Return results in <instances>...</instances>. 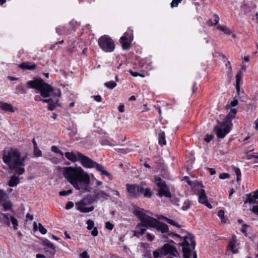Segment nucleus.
Returning <instances> with one entry per match:
<instances>
[{"instance_id":"nucleus-1","label":"nucleus","mask_w":258,"mask_h":258,"mask_svg":"<svg viewBox=\"0 0 258 258\" xmlns=\"http://www.w3.org/2000/svg\"><path fill=\"white\" fill-rule=\"evenodd\" d=\"M59 171L76 189L83 192L91 191L89 175L81 167H63Z\"/></svg>"},{"instance_id":"nucleus-2","label":"nucleus","mask_w":258,"mask_h":258,"mask_svg":"<svg viewBox=\"0 0 258 258\" xmlns=\"http://www.w3.org/2000/svg\"><path fill=\"white\" fill-rule=\"evenodd\" d=\"M134 213L141 221L136 226V230L134 231V236L139 237L145 233L147 228L149 227H153L162 233H169V228L166 224L147 215L143 209L138 208L135 210Z\"/></svg>"},{"instance_id":"nucleus-3","label":"nucleus","mask_w":258,"mask_h":258,"mask_svg":"<svg viewBox=\"0 0 258 258\" xmlns=\"http://www.w3.org/2000/svg\"><path fill=\"white\" fill-rule=\"evenodd\" d=\"M27 157L26 154L21 157L20 153L17 149L12 148L8 151H3V160L12 172L19 176L25 172L24 162Z\"/></svg>"},{"instance_id":"nucleus-4","label":"nucleus","mask_w":258,"mask_h":258,"mask_svg":"<svg viewBox=\"0 0 258 258\" xmlns=\"http://www.w3.org/2000/svg\"><path fill=\"white\" fill-rule=\"evenodd\" d=\"M236 113V109L231 108L230 112L222 122L218 121L217 124L214 127V131L218 138H224L226 135L230 132L232 126V120L234 118Z\"/></svg>"},{"instance_id":"nucleus-5","label":"nucleus","mask_w":258,"mask_h":258,"mask_svg":"<svg viewBox=\"0 0 258 258\" xmlns=\"http://www.w3.org/2000/svg\"><path fill=\"white\" fill-rule=\"evenodd\" d=\"M27 84L31 88L38 90L43 97H48L53 91V88L45 83L41 78H36L27 82Z\"/></svg>"},{"instance_id":"nucleus-6","label":"nucleus","mask_w":258,"mask_h":258,"mask_svg":"<svg viewBox=\"0 0 258 258\" xmlns=\"http://www.w3.org/2000/svg\"><path fill=\"white\" fill-rule=\"evenodd\" d=\"M78 155L79 161L84 167L86 168H95L97 171L101 172L102 174L105 175L109 177L111 176L109 172L104 170V167L101 164L96 163L80 152H78Z\"/></svg>"},{"instance_id":"nucleus-7","label":"nucleus","mask_w":258,"mask_h":258,"mask_svg":"<svg viewBox=\"0 0 258 258\" xmlns=\"http://www.w3.org/2000/svg\"><path fill=\"white\" fill-rule=\"evenodd\" d=\"M196 244L195 236L191 233H188L187 235L183 237V241L181 243L184 258L191 257V252L195 249Z\"/></svg>"},{"instance_id":"nucleus-8","label":"nucleus","mask_w":258,"mask_h":258,"mask_svg":"<svg viewBox=\"0 0 258 258\" xmlns=\"http://www.w3.org/2000/svg\"><path fill=\"white\" fill-rule=\"evenodd\" d=\"M98 44L100 48L106 52H112L115 48L113 40L107 35L100 37L98 40Z\"/></svg>"},{"instance_id":"nucleus-9","label":"nucleus","mask_w":258,"mask_h":258,"mask_svg":"<svg viewBox=\"0 0 258 258\" xmlns=\"http://www.w3.org/2000/svg\"><path fill=\"white\" fill-rule=\"evenodd\" d=\"M164 254H169L176 257L178 255V252L176 248L169 243L164 244L162 250L160 252L157 250L153 251V256L154 258L162 257Z\"/></svg>"},{"instance_id":"nucleus-10","label":"nucleus","mask_w":258,"mask_h":258,"mask_svg":"<svg viewBox=\"0 0 258 258\" xmlns=\"http://www.w3.org/2000/svg\"><path fill=\"white\" fill-rule=\"evenodd\" d=\"M155 183L158 187V195L160 197L163 196L166 198H171V194L170 192L168 187L166 185L165 182L160 178H157L155 180Z\"/></svg>"},{"instance_id":"nucleus-11","label":"nucleus","mask_w":258,"mask_h":258,"mask_svg":"<svg viewBox=\"0 0 258 258\" xmlns=\"http://www.w3.org/2000/svg\"><path fill=\"white\" fill-rule=\"evenodd\" d=\"M41 243L43 244V245L48 248H50V250H45L46 255L49 257H53L56 252L55 247L53 244L46 238H44L42 240Z\"/></svg>"},{"instance_id":"nucleus-12","label":"nucleus","mask_w":258,"mask_h":258,"mask_svg":"<svg viewBox=\"0 0 258 258\" xmlns=\"http://www.w3.org/2000/svg\"><path fill=\"white\" fill-rule=\"evenodd\" d=\"M86 204L85 203H83L82 202H80L76 204V206H77V209L82 213H88L94 210V207L93 206L86 207Z\"/></svg>"},{"instance_id":"nucleus-13","label":"nucleus","mask_w":258,"mask_h":258,"mask_svg":"<svg viewBox=\"0 0 258 258\" xmlns=\"http://www.w3.org/2000/svg\"><path fill=\"white\" fill-rule=\"evenodd\" d=\"M198 186L201 187L199 190V201L203 204L208 201L207 197L206 196L205 190L203 188L204 187L202 183H198Z\"/></svg>"},{"instance_id":"nucleus-14","label":"nucleus","mask_w":258,"mask_h":258,"mask_svg":"<svg viewBox=\"0 0 258 258\" xmlns=\"http://www.w3.org/2000/svg\"><path fill=\"white\" fill-rule=\"evenodd\" d=\"M246 199L244 201V204L246 203H256V201L258 199V192L256 191L253 193H250L246 195Z\"/></svg>"},{"instance_id":"nucleus-15","label":"nucleus","mask_w":258,"mask_h":258,"mask_svg":"<svg viewBox=\"0 0 258 258\" xmlns=\"http://www.w3.org/2000/svg\"><path fill=\"white\" fill-rule=\"evenodd\" d=\"M126 189L130 196L132 197H138V185L136 184H126Z\"/></svg>"},{"instance_id":"nucleus-16","label":"nucleus","mask_w":258,"mask_h":258,"mask_svg":"<svg viewBox=\"0 0 258 258\" xmlns=\"http://www.w3.org/2000/svg\"><path fill=\"white\" fill-rule=\"evenodd\" d=\"M94 195L95 199H102L103 200H107L109 197V194L106 193L102 190L98 189L95 190L94 191Z\"/></svg>"},{"instance_id":"nucleus-17","label":"nucleus","mask_w":258,"mask_h":258,"mask_svg":"<svg viewBox=\"0 0 258 258\" xmlns=\"http://www.w3.org/2000/svg\"><path fill=\"white\" fill-rule=\"evenodd\" d=\"M120 42L121 43L122 48L123 50H127L130 48V40L126 36H123L120 38Z\"/></svg>"},{"instance_id":"nucleus-18","label":"nucleus","mask_w":258,"mask_h":258,"mask_svg":"<svg viewBox=\"0 0 258 258\" xmlns=\"http://www.w3.org/2000/svg\"><path fill=\"white\" fill-rule=\"evenodd\" d=\"M0 108L5 110L14 112L16 108H15L11 104L3 102H0Z\"/></svg>"},{"instance_id":"nucleus-19","label":"nucleus","mask_w":258,"mask_h":258,"mask_svg":"<svg viewBox=\"0 0 258 258\" xmlns=\"http://www.w3.org/2000/svg\"><path fill=\"white\" fill-rule=\"evenodd\" d=\"M65 157L70 161L75 162L76 161H79V157L78 155V152L77 154L73 152H66L64 153Z\"/></svg>"},{"instance_id":"nucleus-20","label":"nucleus","mask_w":258,"mask_h":258,"mask_svg":"<svg viewBox=\"0 0 258 258\" xmlns=\"http://www.w3.org/2000/svg\"><path fill=\"white\" fill-rule=\"evenodd\" d=\"M19 67L23 70H33L37 68V66L34 63L31 64L29 62H25L21 63Z\"/></svg>"},{"instance_id":"nucleus-21","label":"nucleus","mask_w":258,"mask_h":258,"mask_svg":"<svg viewBox=\"0 0 258 258\" xmlns=\"http://www.w3.org/2000/svg\"><path fill=\"white\" fill-rule=\"evenodd\" d=\"M14 174L11 177L9 181V185L11 187L16 186L20 182V178L18 175Z\"/></svg>"},{"instance_id":"nucleus-22","label":"nucleus","mask_w":258,"mask_h":258,"mask_svg":"<svg viewBox=\"0 0 258 258\" xmlns=\"http://www.w3.org/2000/svg\"><path fill=\"white\" fill-rule=\"evenodd\" d=\"M96 200L94 195H88L84 198L81 202L85 203L86 205H89L93 203Z\"/></svg>"},{"instance_id":"nucleus-23","label":"nucleus","mask_w":258,"mask_h":258,"mask_svg":"<svg viewBox=\"0 0 258 258\" xmlns=\"http://www.w3.org/2000/svg\"><path fill=\"white\" fill-rule=\"evenodd\" d=\"M242 77V73L241 71H239L236 75V89L237 95H239L240 86L239 82H240Z\"/></svg>"},{"instance_id":"nucleus-24","label":"nucleus","mask_w":258,"mask_h":258,"mask_svg":"<svg viewBox=\"0 0 258 258\" xmlns=\"http://www.w3.org/2000/svg\"><path fill=\"white\" fill-rule=\"evenodd\" d=\"M159 144L161 145H166L165 133L163 131H160L158 134Z\"/></svg>"},{"instance_id":"nucleus-25","label":"nucleus","mask_w":258,"mask_h":258,"mask_svg":"<svg viewBox=\"0 0 258 258\" xmlns=\"http://www.w3.org/2000/svg\"><path fill=\"white\" fill-rule=\"evenodd\" d=\"M159 219H163V220H165L168 223L175 226V227H176L177 228H180V226L176 222H175L174 221L171 220V219H170L166 217H164L163 216H161V217H159Z\"/></svg>"},{"instance_id":"nucleus-26","label":"nucleus","mask_w":258,"mask_h":258,"mask_svg":"<svg viewBox=\"0 0 258 258\" xmlns=\"http://www.w3.org/2000/svg\"><path fill=\"white\" fill-rule=\"evenodd\" d=\"M2 206L3 207L5 211H7L9 209H11L12 205V203L9 201H7L6 200L4 201L2 203H1Z\"/></svg>"},{"instance_id":"nucleus-27","label":"nucleus","mask_w":258,"mask_h":258,"mask_svg":"<svg viewBox=\"0 0 258 258\" xmlns=\"http://www.w3.org/2000/svg\"><path fill=\"white\" fill-rule=\"evenodd\" d=\"M217 28L218 30L223 32L226 34L229 35L231 33L230 30L225 26L218 25L217 26Z\"/></svg>"},{"instance_id":"nucleus-28","label":"nucleus","mask_w":258,"mask_h":258,"mask_svg":"<svg viewBox=\"0 0 258 258\" xmlns=\"http://www.w3.org/2000/svg\"><path fill=\"white\" fill-rule=\"evenodd\" d=\"M105 86L109 88L112 89L116 86V83L113 81H109L105 83Z\"/></svg>"},{"instance_id":"nucleus-29","label":"nucleus","mask_w":258,"mask_h":258,"mask_svg":"<svg viewBox=\"0 0 258 258\" xmlns=\"http://www.w3.org/2000/svg\"><path fill=\"white\" fill-rule=\"evenodd\" d=\"M144 184L142 183L141 185H138V197H139L140 194H143L145 191L144 187Z\"/></svg>"},{"instance_id":"nucleus-30","label":"nucleus","mask_w":258,"mask_h":258,"mask_svg":"<svg viewBox=\"0 0 258 258\" xmlns=\"http://www.w3.org/2000/svg\"><path fill=\"white\" fill-rule=\"evenodd\" d=\"M51 150L55 153L59 154L61 156H63V153L56 146H52L51 148Z\"/></svg>"},{"instance_id":"nucleus-31","label":"nucleus","mask_w":258,"mask_h":258,"mask_svg":"<svg viewBox=\"0 0 258 258\" xmlns=\"http://www.w3.org/2000/svg\"><path fill=\"white\" fill-rule=\"evenodd\" d=\"M190 205V201L188 200L184 201L183 205L182 206L183 210H186L189 208Z\"/></svg>"},{"instance_id":"nucleus-32","label":"nucleus","mask_w":258,"mask_h":258,"mask_svg":"<svg viewBox=\"0 0 258 258\" xmlns=\"http://www.w3.org/2000/svg\"><path fill=\"white\" fill-rule=\"evenodd\" d=\"M10 217H11V222L13 225L14 228L15 229H17L18 222H17V219L14 217H13L12 216H10Z\"/></svg>"},{"instance_id":"nucleus-33","label":"nucleus","mask_w":258,"mask_h":258,"mask_svg":"<svg viewBox=\"0 0 258 258\" xmlns=\"http://www.w3.org/2000/svg\"><path fill=\"white\" fill-rule=\"evenodd\" d=\"M7 198L6 194H5L3 190H0V203L6 200Z\"/></svg>"},{"instance_id":"nucleus-34","label":"nucleus","mask_w":258,"mask_h":258,"mask_svg":"<svg viewBox=\"0 0 258 258\" xmlns=\"http://www.w3.org/2000/svg\"><path fill=\"white\" fill-rule=\"evenodd\" d=\"M0 214H1V217H2L4 219L5 221L8 225H9L10 224V223H9V214H3V213H1Z\"/></svg>"},{"instance_id":"nucleus-35","label":"nucleus","mask_w":258,"mask_h":258,"mask_svg":"<svg viewBox=\"0 0 258 258\" xmlns=\"http://www.w3.org/2000/svg\"><path fill=\"white\" fill-rule=\"evenodd\" d=\"M38 227H39V231L42 234H45L47 233V230L45 228L43 227V226L41 224H38Z\"/></svg>"},{"instance_id":"nucleus-36","label":"nucleus","mask_w":258,"mask_h":258,"mask_svg":"<svg viewBox=\"0 0 258 258\" xmlns=\"http://www.w3.org/2000/svg\"><path fill=\"white\" fill-rule=\"evenodd\" d=\"M86 223L87 224V229L88 230H91L93 228L94 225V223L92 220H91L89 219V220H87Z\"/></svg>"},{"instance_id":"nucleus-37","label":"nucleus","mask_w":258,"mask_h":258,"mask_svg":"<svg viewBox=\"0 0 258 258\" xmlns=\"http://www.w3.org/2000/svg\"><path fill=\"white\" fill-rule=\"evenodd\" d=\"M34 155L37 157L42 156V152L39 149H38V147L34 148Z\"/></svg>"},{"instance_id":"nucleus-38","label":"nucleus","mask_w":258,"mask_h":258,"mask_svg":"<svg viewBox=\"0 0 258 258\" xmlns=\"http://www.w3.org/2000/svg\"><path fill=\"white\" fill-rule=\"evenodd\" d=\"M72 192V190L69 189L67 191H65V190L60 191L59 192V195L60 196H66L69 195V194H71Z\"/></svg>"},{"instance_id":"nucleus-39","label":"nucleus","mask_w":258,"mask_h":258,"mask_svg":"<svg viewBox=\"0 0 258 258\" xmlns=\"http://www.w3.org/2000/svg\"><path fill=\"white\" fill-rule=\"evenodd\" d=\"M143 195L145 197L150 198L152 195V192L149 188H147L145 189Z\"/></svg>"},{"instance_id":"nucleus-40","label":"nucleus","mask_w":258,"mask_h":258,"mask_svg":"<svg viewBox=\"0 0 258 258\" xmlns=\"http://www.w3.org/2000/svg\"><path fill=\"white\" fill-rule=\"evenodd\" d=\"M214 138V135H207L206 137L204 139V141L207 143H209L211 141H212Z\"/></svg>"},{"instance_id":"nucleus-41","label":"nucleus","mask_w":258,"mask_h":258,"mask_svg":"<svg viewBox=\"0 0 258 258\" xmlns=\"http://www.w3.org/2000/svg\"><path fill=\"white\" fill-rule=\"evenodd\" d=\"M230 174L227 173H223L220 174L219 178L222 179L229 178Z\"/></svg>"},{"instance_id":"nucleus-42","label":"nucleus","mask_w":258,"mask_h":258,"mask_svg":"<svg viewBox=\"0 0 258 258\" xmlns=\"http://www.w3.org/2000/svg\"><path fill=\"white\" fill-rule=\"evenodd\" d=\"M238 104V101L237 100H234L233 101L231 102L230 105H226V108L228 109V108H230L231 106H235Z\"/></svg>"},{"instance_id":"nucleus-43","label":"nucleus","mask_w":258,"mask_h":258,"mask_svg":"<svg viewBox=\"0 0 258 258\" xmlns=\"http://www.w3.org/2000/svg\"><path fill=\"white\" fill-rule=\"evenodd\" d=\"M105 227L106 229L111 230L113 228L114 225L110 222H107L105 224Z\"/></svg>"},{"instance_id":"nucleus-44","label":"nucleus","mask_w":258,"mask_h":258,"mask_svg":"<svg viewBox=\"0 0 258 258\" xmlns=\"http://www.w3.org/2000/svg\"><path fill=\"white\" fill-rule=\"evenodd\" d=\"M182 0H173L171 3V7L172 8L177 7L178 3L180 2Z\"/></svg>"},{"instance_id":"nucleus-45","label":"nucleus","mask_w":258,"mask_h":258,"mask_svg":"<svg viewBox=\"0 0 258 258\" xmlns=\"http://www.w3.org/2000/svg\"><path fill=\"white\" fill-rule=\"evenodd\" d=\"M74 207V203L72 202H68L66 206V209L67 210L70 209Z\"/></svg>"},{"instance_id":"nucleus-46","label":"nucleus","mask_w":258,"mask_h":258,"mask_svg":"<svg viewBox=\"0 0 258 258\" xmlns=\"http://www.w3.org/2000/svg\"><path fill=\"white\" fill-rule=\"evenodd\" d=\"M213 18H214V25H217V24L219 22V18L218 17V16L217 15V14H214L213 15Z\"/></svg>"},{"instance_id":"nucleus-47","label":"nucleus","mask_w":258,"mask_h":258,"mask_svg":"<svg viewBox=\"0 0 258 258\" xmlns=\"http://www.w3.org/2000/svg\"><path fill=\"white\" fill-rule=\"evenodd\" d=\"M248 227V225L244 224H243L242 226V228L241 229V231L243 233H244L245 235H246V228Z\"/></svg>"},{"instance_id":"nucleus-48","label":"nucleus","mask_w":258,"mask_h":258,"mask_svg":"<svg viewBox=\"0 0 258 258\" xmlns=\"http://www.w3.org/2000/svg\"><path fill=\"white\" fill-rule=\"evenodd\" d=\"M129 72H130V74H131V75H132L134 77H137V76L144 77V76L143 75H142L139 73H137V72H134L132 70H130Z\"/></svg>"},{"instance_id":"nucleus-49","label":"nucleus","mask_w":258,"mask_h":258,"mask_svg":"<svg viewBox=\"0 0 258 258\" xmlns=\"http://www.w3.org/2000/svg\"><path fill=\"white\" fill-rule=\"evenodd\" d=\"M147 237L148 240L149 241H153L155 238V236L154 235H151L149 233L147 234Z\"/></svg>"},{"instance_id":"nucleus-50","label":"nucleus","mask_w":258,"mask_h":258,"mask_svg":"<svg viewBox=\"0 0 258 258\" xmlns=\"http://www.w3.org/2000/svg\"><path fill=\"white\" fill-rule=\"evenodd\" d=\"M56 107V106L54 104L52 103V102H51L49 103V105L48 106V109L50 110H53Z\"/></svg>"},{"instance_id":"nucleus-51","label":"nucleus","mask_w":258,"mask_h":258,"mask_svg":"<svg viewBox=\"0 0 258 258\" xmlns=\"http://www.w3.org/2000/svg\"><path fill=\"white\" fill-rule=\"evenodd\" d=\"M234 171L236 175V176H241V171L238 168L235 167L234 169Z\"/></svg>"},{"instance_id":"nucleus-52","label":"nucleus","mask_w":258,"mask_h":258,"mask_svg":"<svg viewBox=\"0 0 258 258\" xmlns=\"http://www.w3.org/2000/svg\"><path fill=\"white\" fill-rule=\"evenodd\" d=\"M93 98L95 101L97 102H101L102 100V98L100 95H97L93 96Z\"/></svg>"},{"instance_id":"nucleus-53","label":"nucleus","mask_w":258,"mask_h":258,"mask_svg":"<svg viewBox=\"0 0 258 258\" xmlns=\"http://www.w3.org/2000/svg\"><path fill=\"white\" fill-rule=\"evenodd\" d=\"M18 89H19V92L20 93L25 94L26 93V90L22 86L18 87Z\"/></svg>"},{"instance_id":"nucleus-54","label":"nucleus","mask_w":258,"mask_h":258,"mask_svg":"<svg viewBox=\"0 0 258 258\" xmlns=\"http://www.w3.org/2000/svg\"><path fill=\"white\" fill-rule=\"evenodd\" d=\"M91 234L94 236H96L98 235V230L97 228H94L91 232Z\"/></svg>"},{"instance_id":"nucleus-55","label":"nucleus","mask_w":258,"mask_h":258,"mask_svg":"<svg viewBox=\"0 0 258 258\" xmlns=\"http://www.w3.org/2000/svg\"><path fill=\"white\" fill-rule=\"evenodd\" d=\"M81 256L82 258H89V256L88 255L87 252L85 251L81 254Z\"/></svg>"},{"instance_id":"nucleus-56","label":"nucleus","mask_w":258,"mask_h":258,"mask_svg":"<svg viewBox=\"0 0 258 258\" xmlns=\"http://www.w3.org/2000/svg\"><path fill=\"white\" fill-rule=\"evenodd\" d=\"M224 211L222 210H219L218 212V215L220 218L224 216Z\"/></svg>"},{"instance_id":"nucleus-57","label":"nucleus","mask_w":258,"mask_h":258,"mask_svg":"<svg viewBox=\"0 0 258 258\" xmlns=\"http://www.w3.org/2000/svg\"><path fill=\"white\" fill-rule=\"evenodd\" d=\"M124 106L123 104L119 105V106L118 107V111L120 112H123L124 111Z\"/></svg>"},{"instance_id":"nucleus-58","label":"nucleus","mask_w":258,"mask_h":258,"mask_svg":"<svg viewBox=\"0 0 258 258\" xmlns=\"http://www.w3.org/2000/svg\"><path fill=\"white\" fill-rule=\"evenodd\" d=\"M40 100L42 101L43 102L48 103H50L51 102H52V100L51 99H40Z\"/></svg>"},{"instance_id":"nucleus-59","label":"nucleus","mask_w":258,"mask_h":258,"mask_svg":"<svg viewBox=\"0 0 258 258\" xmlns=\"http://www.w3.org/2000/svg\"><path fill=\"white\" fill-rule=\"evenodd\" d=\"M209 171L211 175H214L216 173V171L214 168H209Z\"/></svg>"},{"instance_id":"nucleus-60","label":"nucleus","mask_w":258,"mask_h":258,"mask_svg":"<svg viewBox=\"0 0 258 258\" xmlns=\"http://www.w3.org/2000/svg\"><path fill=\"white\" fill-rule=\"evenodd\" d=\"M120 153H123V154H126L127 153L130 152V150H129L127 149H120Z\"/></svg>"},{"instance_id":"nucleus-61","label":"nucleus","mask_w":258,"mask_h":258,"mask_svg":"<svg viewBox=\"0 0 258 258\" xmlns=\"http://www.w3.org/2000/svg\"><path fill=\"white\" fill-rule=\"evenodd\" d=\"M26 218L30 220H32L33 219V215H31L30 214L27 213L26 215Z\"/></svg>"},{"instance_id":"nucleus-62","label":"nucleus","mask_w":258,"mask_h":258,"mask_svg":"<svg viewBox=\"0 0 258 258\" xmlns=\"http://www.w3.org/2000/svg\"><path fill=\"white\" fill-rule=\"evenodd\" d=\"M8 79L10 81H14V80H18V78H15V77H12V76H8Z\"/></svg>"},{"instance_id":"nucleus-63","label":"nucleus","mask_w":258,"mask_h":258,"mask_svg":"<svg viewBox=\"0 0 258 258\" xmlns=\"http://www.w3.org/2000/svg\"><path fill=\"white\" fill-rule=\"evenodd\" d=\"M36 258H45L46 256L43 254H36Z\"/></svg>"},{"instance_id":"nucleus-64","label":"nucleus","mask_w":258,"mask_h":258,"mask_svg":"<svg viewBox=\"0 0 258 258\" xmlns=\"http://www.w3.org/2000/svg\"><path fill=\"white\" fill-rule=\"evenodd\" d=\"M207 24L209 26H214V25H214V23H213V21L211 20H208V21L207 22Z\"/></svg>"}]
</instances>
